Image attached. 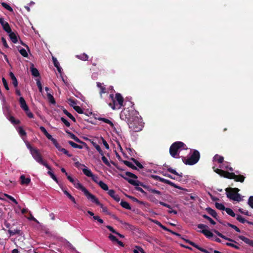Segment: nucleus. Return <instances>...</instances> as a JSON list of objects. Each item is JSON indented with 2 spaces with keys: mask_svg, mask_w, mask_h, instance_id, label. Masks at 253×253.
Returning <instances> with one entry per match:
<instances>
[{
  "mask_svg": "<svg viewBox=\"0 0 253 253\" xmlns=\"http://www.w3.org/2000/svg\"><path fill=\"white\" fill-rule=\"evenodd\" d=\"M131 160L134 162V163L135 164V165L140 169L143 168V165L139 163L137 160L135 159L134 158H131Z\"/></svg>",
  "mask_w": 253,
  "mask_h": 253,
  "instance_id": "58",
  "label": "nucleus"
},
{
  "mask_svg": "<svg viewBox=\"0 0 253 253\" xmlns=\"http://www.w3.org/2000/svg\"><path fill=\"white\" fill-rule=\"evenodd\" d=\"M61 120L67 127L70 126V123L64 117H61Z\"/></svg>",
  "mask_w": 253,
  "mask_h": 253,
  "instance_id": "63",
  "label": "nucleus"
},
{
  "mask_svg": "<svg viewBox=\"0 0 253 253\" xmlns=\"http://www.w3.org/2000/svg\"><path fill=\"white\" fill-rule=\"evenodd\" d=\"M233 200L237 202H240L242 200V198H241L240 194L237 193L236 195H235V196H234Z\"/></svg>",
  "mask_w": 253,
  "mask_h": 253,
  "instance_id": "52",
  "label": "nucleus"
},
{
  "mask_svg": "<svg viewBox=\"0 0 253 253\" xmlns=\"http://www.w3.org/2000/svg\"><path fill=\"white\" fill-rule=\"evenodd\" d=\"M215 206L216 208H217L218 210H222V211H225L226 208L224 206L223 204L221 203H215Z\"/></svg>",
  "mask_w": 253,
  "mask_h": 253,
  "instance_id": "44",
  "label": "nucleus"
},
{
  "mask_svg": "<svg viewBox=\"0 0 253 253\" xmlns=\"http://www.w3.org/2000/svg\"><path fill=\"white\" fill-rule=\"evenodd\" d=\"M102 158L101 159L103 162L108 167H110V164L107 159L104 156V155H101Z\"/></svg>",
  "mask_w": 253,
  "mask_h": 253,
  "instance_id": "54",
  "label": "nucleus"
},
{
  "mask_svg": "<svg viewBox=\"0 0 253 253\" xmlns=\"http://www.w3.org/2000/svg\"><path fill=\"white\" fill-rule=\"evenodd\" d=\"M1 4V5L4 8H5L6 9H7V10H8L10 12H13L12 8L9 4H8L6 2H2Z\"/></svg>",
  "mask_w": 253,
  "mask_h": 253,
  "instance_id": "45",
  "label": "nucleus"
},
{
  "mask_svg": "<svg viewBox=\"0 0 253 253\" xmlns=\"http://www.w3.org/2000/svg\"><path fill=\"white\" fill-rule=\"evenodd\" d=\"M213 231L217 236L222 238V239H224L226 240H227V241H230L232 242H234L235 243H237V242L235 241L234 240L226 237L225 236L223 235L222 234H221L220 232H219L217 230H214Z\"/></svg>",
  "mask_w": 253,
  "mask_h": 253,
  "instance_id": "20",
  "label": "nucleus"
},
{
  "mask_svg": "<svg viewBox=\"0 0 253 253\" xmlns=\"http://www.w3.org/2000/svg\"><path fill=\"white\" fill-rule=\"evenodd\" d=\"M127 197L128 198H129L130 200H131L133 202H137V203H138V204H139L140 205H145L144 202H143V201H141L138 200L137 198H136L134 197H133V196H127Z\"/></svg>",
  "mask_w": 253,
  "mask_h": 253,
  "instance_id": "43",
  "label": "nucleus"
},
{
  "mask_svg": "<svg viewBox=\"0 0 253 253\" xmlns=\"http://www.w3.org/2000/svg\"><path fill=\"white\" fill-rule=\"evenodd\" d=\"M74 186L79 190H81L84 193V194L86 196L88 199L90 197H92L93 194H91L80 182L79 180H76L75 181L74 183H73Z\"/></svg>",
  "mask_w": 253,
  "mask_h": 253,
  "instance_id": "7",
  "label": "nucleus"
},
{
  "mask_svg": "<svg viewBox=\"0 0 253 253\" xmlns=\"http://www.w3.org/2000/svg\"><path fill=\"white\" fill-rule=\"evenodd\" d=\"M68 143L72 147H73L74 148H78V149H83V146H82L81 145H78V144H76V143L72 141H68Z\"/></svg>",
  "mask_w": 253,
  "mask_h": 253,
  "instance_id": "39",
  "label": "nucleus"
},
{
  "mask_svg": "<svg viewBox=\"0 0 253 253\" xmlns=\"http://www.w3.org/2000/svg\"><path fill=\"white\" fill-rule=\"evenodd\" d=\"M203 233L207 238H211L213 236V233L207 229H203L200 231Z\"/></svg>",
  "mask_w": 253,
  "mask_h": 253,
  "instance_id": "24",
  "label": "nucleus"
},
{
  "mask_svg": "<svg viewBox=\"0 0 253 253\" xmlns=\"http://www.w3.org/2000/svg\"><path fill=\"white\" fill-rule=\"evenodd\" d=\"M20 53L24 57H27L28 55L26 50L24 48H21L19 50Z\"/></svg>",
  "mask_w": 253,
  "mask_h": 253,
  "instance_id": "56",
  "label": "nucleus"
},
{
  "mask_svg": "<svg viewBox=\"0 0 253 253\" xmlns=\"http://www.w3.org/2000/svg\"><path fill=\"white\" fill-rule=\"evenodd\" d=\"M184 240L186 243H188L189 245H190L192 246H193V247L197 249L199 251H200L204 253H211V252H209L208 250L200 247L199 246H198V245L195 244L194 242L191 241L190 240H188V239H184Z\"/></svg>",
  "mask_w": 253,
  "mask_h": 253,
  "instance_id": "12",
  "label": "nucleus"
},
{
  "mask_svg": "<svg viewBox=\"0 0 253 253\" xmlns=\"http://www.w3.org/2000/svg\"><path fill=\"white\" fill-rule=\"evenodd\" d=\"M9 76L12 80V83L13 86L15 87H16L18 85V82L14 74L12 72H10L9 73Z\"/></svg>",
  "mask_w": 253,
  "mask_h": 253,
  "instance_id": "25",
  "label": "nucleus"
},
{
  "mask_svg": "<svg viewBox=\"0 0 253 253\" xmlns=\"http://www.w3.org/2000/svg\"><path fill=\"white\" fill-rule=\"evenodd\" d=\"M2 28L7 33L12 31L9 24L7 22L2 26Z\"/></svg>",
  "mask_w": 253,
  "mask_h": 253,
  "instance_id": "40",
  "label": "nucleus"
},
{
  "mask_svg": "<svg viewBox=\"0 0 253 253\" xmlns=\"http://www.w3.org/2000/svg\"><path fill=\"white\" fill-rule=\"evenodd\" d=\"M4 196L6 197L7 199H9L10 201H11L15 204H18V202H17V201L12 196L7 194H5Z\"/></svg>",
  "mask_w": 253,
  "mask_h": 253,
  "instance_id": "49",
  "label": "nucleus"
},
{
  "mask_svg": "<svg viewBox=\"0 0 253 253\" xmlns=\"http://www.w3.org/2000/svg\"><path fill=\"white\" fill-rule=\"evenodd\" d=\"M186 149H187V147L185 144L181 141H176L170 146L169 154L173 158H179L180 157L179 152Z\"/></svg>",
  "mask_w": 253,
  "mask_h": 253,
  "instance_id": "2",
  "label": "nucleus"
},
{
  "mask_svg": "<svg viewBox=\"0 0 253 253\" xmlns=\"http://www.w3.org/2000/svg\"><path fill=\"white\" fill-rule=\"evenodd\" d=\"M164 167H166L167 168V170L169 172L172 174H174L176 175L179 176L181 177H182V173L181 172L180 173H178V172H176V171L175 169L169 167V166L164 165Z\"/></svg>",
  "mask_w": 253,
  "mask_h": 253,
  "instance_id": "22",
  "label": "nucleus"
},
{
  "mask_svg": "<svg viewBox=\"0 0 253 253\" xmlns=\"http://www.w3.org/2000/svg\"><path fill=\"white\" fill-rule=\"evenodd\" d=\"M68 101H69V105L70 106H72L73 107V106H75V105L77 104V100H76L74 99L70 98L68 99Z\"/></svg>",
  "mask_w": 253,
  "mask_h": 253,
  "instance_id": "57",
  "label": "nucleus"
},
{
  "mask_svg": "<svg viewBox=\"0 0 253 253\" xmlns=\"http://www.w3.org/2000/svg\"><path fill=\"white\" fill-rule=\"evenodd\" d=\"M225 211H226L227 213L230 215L231 216L235 217L236 216V214L234 213V212L231 209L229 208H226Z\"/></svg>",
  "mask_w": 253,
  "mask_h": 253,
  "instance_id": "42",
  "label": "nucleus"
},
{
  "mask_svg": "<svg viewBox=\"0 0 253 253\" xmlns=\"http://www.w3.org/2000/svg\"><path fill=\"white\" fill-rule=\"evenodd\" d=\"M37 85L39 88V91L40 92L42 93V90H43L42 87V83H41V82L39 80H37Z\"/></svg>",
  "mask_w": 253,
  "mask_h": 253,
  "instance_id": "59",
  "label": "nucleus"
},
{
  "mask_svg": "<svg viewBox=\"0 0 253 253\" xmlns=\"http://www.w3.org/2000/svg\"><path fill=\"white\" fill-rule=\"evenodd\" d=\"M120 205L123 208H124L126 209L129 210H131V207L130 206L128 203H127V202L124 201L122 200L121 202Z\"/></svg>",
  "mask_w": 253,
  "mask_h": 253,
  "instance_id": "34",
  "label": "nucleus"
},
{
  "mask_svg": "<svg viewBox=\"0 0 253 253\" xmlns=\"http://www.w3.org/2000/svg\"><path fill=\"white\" fill-rule=\"evenodd\" d=\"M225 176L226 178L234 179L236 182H243L245 179V177L244 175L241 174L236 175L233 172H229V173H227V175Z\"/></svg>",
  "mask_w": 253,
  "mask_h": 253,
  "instance_id": "8",
  "label": "nucleus"
},
{
  "mask_svg": "<svg viewBox=\"0 0 253 253\" xmlns=\"http://www.w3.org/2000/svg\"><path fill=\"white\" fill-rule=\"evenodd\" d=\"M63 113L66 115L69 118H70L73 122H76V120L75 117L69 113L66 109H64L63 110Z\"/></svg>",
  "mask_w": 253,
  "mask_h": 253,
  "instance_id": "37",
  "label": "nucleus"
},
{
  "mask_svg": "<svg viewBox=\"0 0 253 253\" xmlns=\"http://www.w3.org/2000/svg\"><path fill=\"white\" fill-rule=\"evenodd\" d=\"M120 118L127 123L129 127L134 132H138L142 129V126L139 123L138 118L134 116V111L124 110L121 112Z\"/></svg>",
  "mask_w": 253,
  "mask_h": 253,
  "instance_id": "1",
  "label": "nucleus"
},
{
  "mask_svg": "<svg viewBox=\"0 0 253 253\" xmlns=\"http://www.w3.org/2000/svg\"><path fill=\"white\" fill-rule=\"evenodd\" d=\"M51 169H49L47 172V173L50 176V177L54 180L57 183L59 184V181L56 177V176L54 175V174L51 171Z\"/></svg>",
  "mask_w": 253,
  "mask_h": 253,
  "instance_id": "41",
  "label": "nucleus"
},
{
  "mask_svg": "<svg viewBox=\"0 0 253 253\" xmlns=\"http://www.w3.org/2000/svg\"><path fill=\"white\" fill-rule=\"evenodd\" d=\"M120 175L122 177H123L122 176V175H123L124 176H125L126 178H128L129 179H130V178H132L134 179L137 178V176L135 174L132 173L129 171L126 172L124 174H121ZM130 179H131L130 178Z\"/></svg>",
  "mask_w": 253,
  "mask_h": 253,
  "instance_id": "21",
  "label": "nucleus"
},
{
  "mask_svg": "<svg viewBox=\"0 0 253 253\" xmlns=\"http://www.w3.org/2000/svg\"><path fill=\"white\" fill-rule=\"evenodd\" d=\"M20 184L21 185H28L31 182L30 178H26L24 175H21L20 177Z\"/></svg>",
  "mask_w": 253,
  "mask_h": 253,
  "instance_id": "19",
  "label": "nucleus"
},
{
  "mask_svg": "<svg viewBox=\"0 0 253 253\" xmlns=\"http://www.w3.org/2000/svg\"><path fill=\"white\" fill-rule=\"evenodd\" d=\"M227 197L230 199L233 200L234 196L239 191L238 188H227L225 189Z\"/></svg>",
  "mask_w": 253,
  "mask_h": 253,
  "instance_id": "9",
  "label": "nucleus"
},
{
  "mask_svg": "<svg viewBox=\"0 0 253 253\" xmlns=\"http://www.w3.org/2000/svg\"><path fill=\"white\" fill-rule=\"evenodd\" d=\"M18 131L21 136H26V132L21 126L18 127Z\"/></svg>",
  "mask_w": 253,
  "mask_h": 253,
  "instance_id": "48",
  "label": "nucleus"
},
{
  "mask_svg": "<svg viewBox=\"0 0 253 253\" xmlns=\"http://www.w3.org/2000/svg\"><path fill=\"white\" fill-rule=\"evenodd\" d=\"M122 176L123 177V178L124 179L126 180L129 184H130L133 186H141L143 187L144 189L147 190L148 191H149L153 194H157L159 195H161V192L160 191L154 189H152V188H151V186H150L149 185H145L143 183L140 182L138 180L129 179L128 178H126V177L124 176L123 175H122Z\"/></svg>",
  "mask_w": 253,
  "mask_h": 253,
  "instance_id": "4",
  "label": "nucleus"
},
{
  "mask_svg": "<svg viewBox=\"0 0 253 253\" xmlns=\"http://www.w3.org/2000/svg\"><path fill=\"white\" fill-rule=\"evenodd\" d=\"M108 194L111 197H112L116 202H118L120 201V197L118 195L115 194V191L114 190L111 189V190H108Z\"/></svg>",
  "mask_w": 253,
  "mask_h": 253,
  "instance_id": "14",
  "label": "nucleus"
},
{
  "mask_svg": "<svg viewBox=\"0 0 253 253\" xmlns=\"http://www.w3.org/2000/svg\"><path fill=\"white\" fill-rule=\"evenodd\" d=\"M97 85L98 87L100 88V90L99 91V93H100L101 97H102V94L103 93H105L106 92V88L104 86H103L102 85V84L100 83H97Z\"/></svg>",
  "mask_w": 253,
  "mask_h": 253,
  "instance_id": "29",
  "label": "nucleus"
},
{
  "mask_svg": "<svg viewBox=\"0 0 253 253\" xmlns=\"http://www.w3.org/2000/svg\"><path fill=\"white\" fill-rule=\"evenodd\" d=\"M213 161H216L219 164H222L224 161V158L222 156H221L218 154H216L214 155L213 158Z\"/></svg>",
  "mask_w": 253,
  "mask_h": 253,
  "instance_id": "27",
  "label": "nucleus"
},
{
  "mask_svg": "<svg viewBox=\"0 0 253 253\" xmlns=\"http://www.w3.org/2000/svg\"><path fill=\"white\" fill-rule=\"evenodd\" d=\"M92 144L93 146L95 148L96 150L98 152L99 154H100L101 155H104V153H103V151L101 150V149L99 145H98L95 142H94L93 141L92 142Z\"/></svg>",
  "mask_w": 253,
  "mask_h": 253,
  "instance_id": "33",
  "label": "nucleus"
},
{
  "mask_svg": "<svg viewBox=\"0 0 253 253\" xmlns=\"http://www.w3.org/2000/svg\"><path fill=\"white\" fill-rule=\"evenodd\" d=\"M83 172L84 174H85L86 176L88 177H91L92 176V172H91V170L87 169L85 167V168L83 169Z\"/></svg>",
  "mask_w": 253,
  "mask_h": 253,
  "instance_id": "31",
  "label": "nucleus"
},
{
  "mask_svg": "<svg viewBox=\"0 0 253 253\" xmlns=\"http://www.w3.org/2000/svg\"><path fill=\"white\" fill-rule=\"evenodd\" d=\"M206 211L208 213L214 218L216 220H218L219 217L216 213V211L210 207L207 208Z\"/></svg>",
  "mask_w": 253,
  "mask_h": 253,
  "instance_id": "13",
  "label": "nucleus"
},
{
  "mask_svg": "<svg viewBox=\"0 0 253 253\" xmlns=\"http://www.w3.org/2000/svg\"><path fill=\"white\" fill-rule=\"evenodd\" d=\"M112 102L109 103V106L113 110L120 109L124 105V98L120 93H117L115 97L114 95L111 94L109 95Z\"/></svg>",
  "mask_w": 253,
  "mask_h": 253,
  "instance_id": "3",
  "label": "nucleus"
},
{
  "mask_svg": "<svg viewBox=\"0 0 253 253\" xmlns=\"http://www.w3.org/2000/svg\"><path fill=\"white\" fill-rule=\"evenodd\" d=\"M76 57L78 59L82 60L83 61H86L88 60V55L87 54H86L85 53H83L80 55H78L76 56Z\"/></svg>",
  "mask_w": 253,
  "mask_h": 253,
  "instance_id": "36",
  "label": "nucleus"
},
{
  "mask_svg": "<svg viewBox=\"0 0 253 253\" xmlns=\"http://www.w3.org/2000/svg\"><path fill=\"white\" fill-rule=\"evenodd\" d=\"M2 83L3 84L4 87L5 88V89H6L7 90H8L9 87L8 85V84L7 83L6 79L4 77L2 78Z\"/></svg>",
  "mask_w": 253,
  "mask_h": 253,
  "instance_id": "60",
  "label": "nucleus"
},
{
  "mask_svg": "<svg viewBox=\"0 0 253 253\" xmlns=\"http://www.w3.org/2000/svg\"><path fill=\"white\" fill-rule=\"evenodd\" d=\"M19 103L20 107L24 111H29L28 106L27 105L25 100L23 97H20L19 98Z\"/></svg>",
  "mask_w": 253,
  "mask_h": 253,
  "instance_id": "15",
  "label": "nucleus"
},
{
  "mask_svg": "<svg viewBox=\"0 0 253 253\" xmlns=\"http://www.w3.org/2000/svg\"><path fill=\"white\" fill-rule=\"evenodd\" d=\"M74 109L79 114H83L84 111L79 106L75 105L73 106Z\"/></svg>",
  "mask_w": 253,
  "mask_h": 253,
  "instance_id": "53",
  "label": "nucleus"
},
{
  "mask_svg": "<svg viewBox=\"0 0 253 253\" xmlns=\"http://www.w3.org/2000/svg\"><path fill=\"white\" fill-rule=\"evenodd\" d=\"M30 70L32 76L35 77H38L40 76V73L38 70L37 68L34 67L33 64H32V66L30 67Z\"/></svg>",
  "mask_w": 253,
  "mask_h": 253,
  "instance_id": "23",
  "label": "nucleus"
},
{
  "mask_svg": "<svg viewBox=\"0 0 253 253\" xmlns=\"http://www.w3.org/2000/svg\"><path fill=\"white\" fill-rule=\"evenodd\" d=\"M121 223H122L123 225H124L125 227V228L127 229H129V230H131V231H133V230H134L135 229V227L131 225V224H130L129 223H126V222H123L122 221H120Z\"/></svg>",
  "mask_w": 253,
  "mask_h": 253,
  "instance_id": "28",
  "label": "nucleus"
},
{
  "mask_svg": "<svg viewBox=\"0 0 253 253\" xmlns=\"http://www.w3.org/2000/svg\"><path fill=\"white\" fill-rule=\"evenodd\" d=\"M160 181H161L162 182H163L164 183L169 184V185H170V186H172V187H173L174 188H177V189H180V190H183L184 191H188L187 189H185V188H183L182 187L176 185L175 183H174L173 182L170 181L169 180H167V179H164L163 178L161 177Z\"/></svg>",
  "mask_w": 253,
  "mask_h": 253,
  "instance_id": "11",
  "label": "nucleus"
},
{
  "mask_svg": "<svg viewBox=\"0 0 253 253\" xmlns=\"http://www.w3.org/2000/svg\"><path fill=\"white\" fill-rule=\"evenodd\" d=\"M236 219L238 221L241 222L242 223H245L247 221V220H246L240 215H238L236 217Z\"/></svg>",
  "mask_w": 253,
  "mask_h": 253,
  "instance_id": "55",
  "label": "nucleus"
},
{
  "mask_svg": "<svg viewBox=\"0 0 253 253\" xmlns=\"http://www.w3.org/2000/svg\"><path fill=\"white\" fill-rule=\"evenodd\" d=\"M90 177L94 182L98 184L99 181H98L99 178L97 175L93 174L92 176H91Z\"/></svg>",
  "mask_w": 253,
  "mask_h": 253,
  "instance_id": "64",
  "label": "nucleus"
},
{
  "mask_svg": "<svg viewBox=\"0 0 253 253\" xmlns=\"http://www.w3.org/2000/svg\"><path fill=\"white\" fill-rule=\"evenodd\" d=\"M248 204L252 209H253V196L249 197Z\"/></svg>",
  "mask_w": 253,
  "mask_h": 253,
  "instance_id": "61",
  "label": "nucleus"
},
{
  "mask_svg": "<svg viewBox=\"0 0 253 253\" xmlns=\"http://www.w3.org/2000/svg\"><path fill=\"white\" fill-rule=\"evenodd\" d=\"M5 115L6 116V118L9 120V121L12 124L15 119L14 117L10 116V111L8 110V109H6V113L5 114Z\"/></svg>",
  "mask_w": 253,
  "mask_h": 253,
  "instance_id": "32",
  "label": "nucleus"
},
{
  "mask_svg": "<svg viewBox=\"0 0 253 253\" xmlns=\"http://www.w3.org/2000/svg\"><path fill=\"white\" fill-rule=\"evenodd\" d=\"M98 120L101 121L106 124H109L111 127L114 126L113 123L108 119H106L105 118H98Z\"/></svg>",
  "mask_w": 253,
  "mask_h": 253,
  "instance_id": "38",
  "label": "nucleus"
},
{
  "mask_svg": "<svg viewBox=\"0 0 253 253\" xmlns=\"http://www.w3.org/2000/svg\"><path fill=\"white\" fill-rule=\"evenodd\" d=\"M89 199L91 200L92 202L95 203L98 206H99L102 209L103 212L106 213L107 214H109V213L108 212L107 208L105 207H104L103 205L100 203V202L94 195H92V197H90Z\"/></svg>",
  "mask_w": 253,
  "mask_h": 253,
  "instance_id": "10",
  "label": "nucleus"
},
{
  "mask_svg": "<svg viewBox=\"0 0 253 253\" xmlns=\"http://www.w3.org/2000/svg\"><path fill=\"white\" fill-rule=\"evenodd\" d=\"M98 184L99 186L104 190L105 191H108L109 190L108 189V186L106 184H105L104 182H103L102 181H99L98 183Z\"/></svg>",
  "mask_w": 253,
  "mask_h": 253,
  "instance_id": "35",
  "label": "nucleus"
},
{
  "mask_svg": "<svg viewBox=\"0 0 253 253\" xmlns=\"http://www.w3.org/2000/svg\"><path fill=\"white\" fill-rule=\"evenodd\" d=\"M213 169H214V171L216 173H217L218 174H219L221 176H223V177H224L225 178H226V177L225 176H227V173H229V172L225 171V170H222V169H217V168L214 169V167H213Z\"/></svg>",
  "mask_w": 253,
  "mask_h": 253,
  "instance_id": "18",
  "label": "nucleus"
},
{
  "mask_svg": "<svg viewBox=\"0 0 253 253\" xmlns=\"http://www.w3.org/2000/svg\"><path fill=\"white\" fill-rule=\"evenodd\" d=\"M123 163L125 165H126V166L128 167L129 168H131L133 169L136 170L137 169V168L136 166H135L131 162L125 160L123 161Z\"/></svg>",
  "mask_w": 253,
  "mask_h": 253,
  "instance_id": "30",
  "label": "nucleus"
},
{
  "mask_svg": "<svg viewBox=\"0 0 253 253\" xmlns=\"http://www.w3.org/2000/svg\"><path fill=\"white\" fill-rule=\"evenodd\" d=\"M226 245L227 246H229V247H231L234 248H235V249H236L237 250H239L240 249V247L238 246H237V245H235V244H234L233 243H227L226 244Z\"/></svg>",
  "mask_w": 253,
  "mask_h": 253,
  "instance_id": "62",
  "label": "nucleus"
},
{
  "mask_svg": "<svg viewBox=\"0 0 253 253\" xmlns=\"http://www.w3.org/2000/svg\"><path fill=\"white\" fill-rule=\"evenodd\" d=\"M202 216L207 219L209 221V222L212 224V225H215L216 224V222L211 218L210 216H208L206 214H203L202 215Z\"/></svg>",
  "mask_w": 253,
  "mask_h": 253,
  "instance_id": "47",
  "label": "nucleus"
},
{
  "mask_svg": "<svg viewBox=\"0 0 253 253\" xmlns=\"http://www.w3.org/2000/svg\"><path fill=\"white\" fill-rule=\"evenodd\" d=\"M47 96L48 99H49V101L51 104H55L56 103V101L55 100V99L52 95H51L50 93L47 92Z\"/></svg>",
  "mask_w": 253,
  "mask_h": 253,
  "instance_id": "46",
  "label": "nucleus"
},
{
  "mask_svg": "<svg viewBox=\"0 0 253 253\" xmlns=\"http://www.w3.org/2000/svg\"><path fill=\"white\" fill-rule=\"evenodd\" d=\"M29 217H27L29 220L33 221L37 223H39V221L33 216L31 211H29Z\"/></svg>",
  "mask_w": 253,
  "mask_h": 253,
  "instance_id": "51",
  "label": "nucleus"
},
{
  "mask_svg": "<svg viewBox=\"0 0 253 253\" xmlns=\"http://www.w3.org/2000/svg\"><path fill=\"white\" fill-rule=\"evenodd\" d=\"M200 158V152L197 150H193L191 155L187 159L182 157L183 162L187 165H194L198 163Z\"/></svg>",
  "mask_w": 253,
  "mask_h": 253,
  "instance_id": "5",
  "label": "nucleus"
},
{
  "mask_svg": "<svg viewBox=\"0 0 253 253\" xmlns=\"http://www.w3.org/2000/svg\"><path fill=\"white\" fill-rule=\"evenodd\" d=\"M8 232L10 234V236H13L15 235H21L22 234V232L21 230L20 229H12V227L8 230Z\"/></svg>",
  "mask_w": 253,
  "mask_h": 253,
  "instance_id": "17",
  "label": "nucleus"
},
{
  "mask_svg": "<svg viewBox=\"0 0 253 253\" xmlns=\"http://www.w3.org/2000/svg\"><path fill=\"white\" fill-rule=\"evenodd\" d=\"M227 226H228L231 227L232 228L234 229L237 232H239V233L241 232L240 229L237 226H236V225L232 224H231L230 223H227Z\"/></svg>",
  "mask_w": 253,
  "mask_h": 253,
  "instance_id": "50",
  "label": "nucleus"
},
{
  "mask_svg": "<svg viewBox=\"0 0 253 253\" xmlns=\"http://www.w3.org/2000/svg\"><path fill=\"white\" fill-rule=\"evenodd\" d=\"M9 34V37L12 42L14 43H16L18 42V39L16 34L12 31Z\"/></svg>",
  "mask_w": 253,
  "mask_h": 253,
  "instance_id": "26",
  "label": "nucleus"
},
{
  "mask_svg": "<svg viewBox=\"0 0 253 253\" xmlns=\"http://www.w3.org/2000/svg\"><path fill=\"white\" fill-rule=\"evenodd\" d=\"M33 158L34 160L41 165L45 166L47 169H51V167L47 163L44 161L42 157L41 154L38 149H36L31 153Z\"/></svg>",
  "mask_w": 253,
  "mask_h": 253,
  "instance_id": "6",
  "label": "nucleus"
},
{
  "mask_svg": "<svg viewBox=\"0 0 253 253\" xmlns=\"http://www.w3.org/2000/svg\"><path fill=\"white\" fill-rule=\"evenodd\" d=\"M239 238L242 240L243 242H244L246 244H248V245L253 247V240H251L244 236H239Z\"/></svg>",
  "mask_w": 253,
  "mask_h": 253,
  "instance_id": "16",
  "label": "nucleus"
}]
</instances>
